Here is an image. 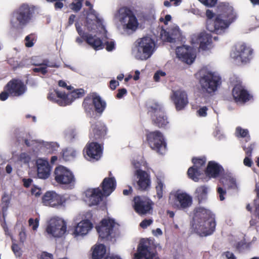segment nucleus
<instances>
[{
	"instance_id": "1",
	"label": "nucleus",
	"mask_w": 259,
	"mask_h": 259,
	"mask_svg": "<svg viewBox=\"0 0 259 259\" xmlns=\"http://www.w3.org/2000/svg\"><path fill=\"white\" fill-rule=\"evenodd\" d=\"M78 34L84 37L87 43L95 50H100L104 48V44L100 35L106 36L107 30L104 20L95 13L89 15L83 22L78 20L76 24Z\"/></svg>"
},
{
	"instance_id": "2",
	"label": "nucleus",
	"mask_w": 259,
	"mask_h": 259,
	"mask_svg": "<svg viewBox=\"0 0 259 259\" xmlns=\"http://www.w3.org/2000/svg\"><path fill=\"white\" fill-rule=\"evenodd\" d=\"M206 17L207 30L217 34H222L235 21L237 14L231 5L228 3H222L218 6L216 13L210 10H207Z\"/></svg>"
},
{
	"instance_id": "3",
	"label": "nucleus",
	"mask_w": 259,
	"mask_h": 259,
	"mask_svg": "<svg viewBox=\"0 0 259 259\" xmlns=\"http://www.w3.org/2000/svg\"><path fill=\"white\" fill-rule=\"evenodd\" d=\"M215 223L209 210L200 206L194 210L192 229L201 236L211 234L214 231Z\"/></svg>"
},
{
	"instance_id": "4",
	"label": "nucleus",
	"mask_w": 259,
	"mask_h": 259,
	"mask_svg": "<svg viewBox=\"0 0 259 259\" xmlns=\"http://www.w3.org/2000/svg\"><path fill=\"white\" fill-rule=\"evenodd\" d=\"M117 28L121 34L130 35L137 30L139 23L135 15L125 8H120L115 15Z\"/></svg>"
},
{
	"instance_id": "5",
	"label": "nucleus",
	"mask_w": 259,
	"mask_h": 259,
	"mask_svg": "<svg viewBox=\"0 0 259 259\" xmlns=\"http://www.w3.org/2000/svg\"><path fill=\"white\" fill-rule=\"evenodd\" d=\"M33 15L32 7L26 4H22L11 14L10 19L11 27L17 30L23 28L32 20Z\"/></svg>"
},
{
	"instance_id": "6",
	"label": "nucleus",
	"mask_w": 259,
	"mask_h": 259,
	"mask_svg": "<svg viewBox=\"0 0 259 259\" xmlns=\"http://www.w3.org/2000/svg\"><path fill=\"white\" fill-rule=\"evenodd\" d=\"M155 50L154 40L149 36H145L137 40L132 53L135 59L145 61L152 56Z\"/></svg>"
},
{
	"instance_id": "7",
	"label": "nucleus",
	"mask_w": 259,
	"mask_h": 259,
	"mask_svg": "<svg viewBox=\"0 0 259 259\" xmlns=\"http://www.w3.org/2000/svg\"><path fill=\"white\" fill-rule=\"evenodd\" d=\"M200 74L199 82L203 91L209 94L215 92L221 83L219 74L207 68H202Z\"/></svg>"
},
{
	"instance_id": "8",
	"label": "nucleus",
	"mask_w": 259,
	"mask_h": 259,
	"mask_svg": "<svg viewBox=\"0 0 259 259\" xmlns=\"http://www.w3.org/2000/svg\"><path fill=\"white\" fill-rule=\"evenodd\" d=\"M96 228L99 238L104 241H114L119 234L118 224L110 218L102 220Z\"/></svg>"
},
{
	"instance_id": "9",
	"label": "nucleus",
	"mask_w": 259,
	"mask_h": 259,
	"mask_svg": "<svg viewBox=\"0 0 259 259\" xmlns=\"http://www.w3.org/2000/svg\"><path fill=\"white\" fill-rule=\"evenodd\" d=\"M53 176L58 184L69 190L74 188L76 178L73 171L68 167L63 165L57 166L54 169Z\"/></svg>"
},
{
	"instance_id": "10",
	"label": "nucleus",
	"mask_w": 259,
	"mask_h": 259,
	"mask_svg": "<svg viewBox=\"0 0 259 259\" xmlns=\"http://www.w3.org/2000/svg\"><path fill=\"white\" fill-rule=\"evenodd\" d=\"M67 223L62 218L54 216L47 222L46 232L51 237L60 238L67 233Z\"/></svg>"
},
{
	"instance_id": "11",
	"label": "nucleus",
	"mask_w": 259,
	"mask_h": 259,
	"mask_svg": "<svg viewBox=\"0 0 259 259\" xmlns=\"http://www.w3.org/2000/svg\"><path fill=\"white\" fill-rule=\"evenodd\" d=\"M25 143L31 147L33 150L32 156H38L43 154H47L57 151L59 145L56 142H40L35 140H25Z\"/></svg>"
},
{
	"instance_id": "12",
	"label": "nucleus",
	"mask_w": 259,
	"mask_h": 259,
	"mask_svg": "<svg viewBox=\"0 0 259 259\" xmlns=\"http://www.w3.org/2000/svg\"><path fill=\"white\" fill-rule=\"evenodd\" d=\"M70 196L67 194H60L53 191H47L42 198V203L46 206L55 208L64 207L68 203Z\"/></svg>"
},
{
	"instance_id": "13",
	"label": "nucleus",
	"mask_w": 259,
	"mask_h": 259,
	"mask_svg": "<svg viewBox=\"0 0 259 259\" xmlns=\"http://www.w3.org/2000/svg\"><path fill=\"white\" fill-rule=\"evenodd\" d=\"M230 56L237 64H246L253 57V50L245 44L239 45L232 49Z\"/></svg>"
},
{
	"instance_id": "14",
	"label": "nucleus",
	"mask_w": 259,
	"mask_h": 259,
	"mask_svg": "<svg viewBox=\"0 0 259 259\" xmlns=\"http://www.w3.org/2000/svg\"><path fill=\"white\" fill-rule=\"evenodd\" d=\"M192 197L186 192L178 190L169 194V203L177 209H186L192 205Z\"/></svg>"
},
{
	"instance_id": "15",
	"label": "nucleus",
	"mask_w": 259,
	"mask_h": 259,
	"mask_svg": "<svg viewBox=\"0 0 259 259\" xmlns=\"http://www.w3.org/2000/svg\"><path fill=\"white\" fill-rule=\"evenodd\" d=\"M134 175L136 187L138 190L141 191H148L150 189L152 181L149 169H136Z\"/></svg>"
},
{
	"instance_id": "16",
	"label": "nucleus",
	"mask_w": 259,
	"mask_h": 259,
	"mask_svg": "<svg viewBox=\"0 0 259 259\" xmlns=\"http://www.w3.org/2000/svg\"><path fill=\"white\" fill-rule=\"evenodd\" d=\"M231 81L233 85L232 94L235 101L239 104L248 101L251 96L242 84L240 79L235 77L232 78Z\"/></svg>"
},
{
	"instance_id": "17",
	"label": "nucleus",
	"mask_w": 259,
	"mask_h": 259,
	"mask_svg": "<svg viewBox=\"0 0 259 259\" xmlns=\"http://www.w3.org/2000/svg\"><path fill=\"white\" fill-rule=\"evenodd\" d=\"M151 241L148 239H142L134 254V259H159L151 248Z\"/></svg>"
},
{
	"instance_id": "18",
	"label": "nucleus",
	"mask_w": 259,
	"mask_h": 259,
	"mask_svg": "<svg viewBox=\"0 0 259 259\" xmlns=\"http://www.w3.org/2000/svg\"><path fill=\"white\" fill-rule=\"evenodd\" d=\"M147 140L150 147L158 153L163 155L166 151V143L162 134L159 131L149 133Z\"/></svg>"
},
{
	"instance_id": "19",
	"label": "nucleus",
	"mask_w": 259,
	"mask_h": 259,
	"mask_svg": "<svg viewBox=\"0 0 259 259\" xmlns=\"http://www.w3.org/2000/svg\"><path fill=\"white\" fill-rule=\"evenodd\" d=\"M103 145L97 142L88 143L83 150L84 157L89 161L96 162L102 156Z\"/></svg>"
},
{
	"instance_id": "20",
	"label": "nucleus",
	"mask_w": 259,
	"mask_h": 259,
	"mask_svg": "<svg viewBox=\"0 0 259 259\" xmlns=\"http://www.w3.org/2000/svg\"><path fill=\"white\" fill-rule=\"evenodd\" d=\"M191 43L196 47L199 45V48L204 51H209L213 48L211 35L206 32L193 34Z\"/></svg>"
},
{
	"instance_id": "21",
	"label": "nucleus",
	"mask_w": 259,
	"mask_h": 259,
	"mask_svg": "<svg viewBox=\"0 0 259 259\" xmlns=\"http://www.w3.org/2000/svg\"><path fill=\"white\" fill-rule=\"evenodd\" d=\"M176 57L187 64H192L196 57V49L187 46L177 47L175 50Z\"/></svg>"
},
{
	"instance_id": "22",
	"label": "nucleus",
	"mask_w": 259,
	"mask_h": 259,
	"mask_svg": "<svg viewBox=\"0 0 259 259\" xmlns=\"http://www.w3.org/2000/svg\"><path fill=\"white\" fill-rule=\"evenodd\" d=\"M153 202L149 199L140 196L134 197L133 207L135 211L140 215L150 213L152 209Z\"/></svg>"
},
{
	"instance_id": "23",
	"label": "nucleus",
	"mask_w": 259,
	"mask_h": 259,
	"mask_svg": "<svg viewBox=\"0 0 259 259\" xmlns=\"http://www.w3.org/2000/svg\"><path fill=\"white\" fill-rule=\"evenodd\" d=\"M93 228L91 222L88 219H82L74 226L72 235L75 238H83L86 236Z\"/></svg>"
},
{
	"instance_id": "24",
	"label": "nucleus",
	"mask_w": 259,
	"mask_h": 259,
	"mask_svg": "<svg viewBox=\"0 0 259 259\" xmlns=\"http://www.w3.org/2000/svg\"><path fill=\"white\" fill-rule=\"evenodd\" d=\"M5 90L10 96L19 97L24 94L26 87L20 80L12 79L7 84Z\"/></svg>"
},
{
	"instance_id": "25",
	"label": "nucleus",
	"mask_w": 259,
	"mask_h": 259,
	"mask_svg": "<svg viewBox=\"0 0 259 259\" xmlns=\"http://www.w3.org/2000/svg\"><path fill=\"white\" fill-rule=\"evenodd\" d=\"M103 195L99 188L89 189L84 192L83 200L90 206L97 205L101 201Z\"/></svg>"
},
{
	"instance_id": "26",
	"label": "nucleus",
	"mask_w": 259,
	"mask_h": 259,
	"mask_svg": "<svg viewBox=\"0 0 259 259\" xmlns=\"http://www.w3.org/2000/svg\"><path fill=\"white\" fill-rule=\"evenodd\" d=\"M150 111L155 123L159 127H164L168 123L167 118L162 110V107L159 104H155L150 108Z\"/></svg>"
},
{
	"instance_id": "27",
	"label": "nucleus",
	"mask_w": 259,
	"mask_h": 259,
	"mask_svg": "<svg viewBox=\"0 0 259 259\" xmlns=\"http://www.w3.org/2000/svg\"><path fill=\"white\" fill-rule=\"evenodd\" d=\"M170 99L174 103L177 110L183 109L188 103L187 95L182 90L173 91Z\"/></svg>"
},
{
	"instance_id": "28",
	"label": "nucleus",
	"mask_w": 259,
	"mask_h": 259,
	"mask_svg": "<svg viewBox=\"0 0 259 259\" xmlns=\"http://www.w3.org/2000/svg\"><path fill=\"white\" fill-rule=\"evenodd\" d=\"M160 37L163 41H166L170 42H175L179 40L181 37V32L179 27L173 24L167 30H161L160 32Z\"/></svg>"
},
{
	"instance_id": "29",
	"label": "nucleus",
	"mask_w": 259,
	"mask_h": 259,
	"mask_svg": "<svg viewBox=\"0 0 259 259\" xmlns=\"http://www.w3.org/2000/svg\"><path fill=\"white\" fill-rule=\"evenodd\" d=\"M37 176L39 178L46 179L50 175L51 167L47 159L38 158L36 162Z\"/></svg>"
},
{
	"instance_id": "30",
	"label": "nucleus",
	"mask_w": 259,
	"mask_h": 259,
	"mask_svg": "<svg viewBox=\"0 0 259 259\" xmlns=\"http://www.w3.org/2000/svg\"><path fill=\"white\" fill-rule=\"evenodd\" d=\"M116 186V180L112 173L110 172L109 177L104 178L101 184L103 195L109 196L114 191Z\"/></svg>"
},
{
	"instance_id": "31",
	"label": "nucleus",
	"mask_w": 259,
	"mask_h": 259,
	"mask_svg": "<svg viewBox=\"0 0 259 259\" xmlns=\"http://www.w3.org/2000/svg\"><path fill=\"white\" fill-rule=\"evenodd\" d=\"M48 98L49 100L61 106L69 105L70 101L66 97V93L59 90H56L50 92L48 96Z\"/></svg>"
},
{
	"instance_id": "32",
	"label": "nucleus",
	"mask_w": 259,
	"mask_h": 259,
	"mask_svg": "<svg viewBox=\"0 0 259 259\" xmlns=\"http://www.w3.org/2000/svg\"><path fill=\"white\" fill-rule=\"evenodd\" d=\"M107 133V128L106 125L98 121L92 125L90 136L96 140H100L104 138Z\"/></svg>"
},
{
	"instance_id": "33",
	"label": "nucleus",
	"mask_w": 259,
	"mask_h": 259,
	"mask_svg": "<svg viewBox=\"0 0 259 259\" xmlns=\"http://www.w3.org/2000/svg\"><path fill=\"white\" fill-rule=\"evenodd\" d=\"M223 170V168L219 163L214 161H210L207 163L204 173L206 177L209 179L218 177Z\"/></svg>"
},
{
	"instance_id": "34",
	"label": "nucleus",
	"mask_w": 259,
	"mask_h": 259,
	"mask_svg": "<svg viewBox=\"0 0 259 259\" xmlns=\"http://www.w3.org/2000/svg\"><path fill=\"white\" fill-rule=\"evenodd\" d=\"M106 253V247L102 243H96L90 249L92 259H102Z\"/></svg>"
},
{
	"instance_id": "35",
	"label": "nucleus",
	"mask_w": 259,
	"mask_h": 259,
	"mask_svg": "<svg viewBox=\"0 0 259 259\" xmlns=\"http://www.w3.org/2000/svg\"><path fill=\"white\" fill-rule=\"evenodd\" d=\"M155 177L154 188L156 195L154 196V197L160 200L162 198L165 193L166 186L163 177L160 176H156Z\"/></svg>"
},
{
	"instance_id": "36",
	"label": "nucleus",
	"mask_w": 259,
	"mask_h": 259,
	"mask_svg": "<svg viewBox=\"0 0 259 259\" xmlns=\"http://www.w3.org/2000/svg\"><path fill=\"white\" fill-rule=\"evenodd\" d=\"M209 191V187L206 185H200L196 187L194 196L199 203L206 200Z\"/></svg>"
},
{
	"instance_id": "37",
	"label": "nucleus",
	"mask_w": 259,
	"mask_h": 259,
	"mask_svg": "<svg viewBox=\"0 0 259 259\" xmlns=\"http://www.w3.org/2000/svg\"><path fill=\"white\" fill-rule=\"evenodd\" d=\"M203 171L201 168H197L192 166L188 169L187 175L192 180L198 182L203 178Z\"/></svg>"
},
{
	"instance_id": "38",
	"label": "nucleus",
	"mask_w": 259,
	"mask_h": 259,
	"mask_svg": "<svg viewBox=\"0 0 259 259\" xmlns=\"http://www.w3.org/2000/svg\"><path fill=\"white\" fill-rule=\"evenodd\" d=\"M93 103L96 111L99 113H102L105 109L106 104L99 96L95 95L93 96Z\"/></svg>"
},
{
	"instance_id": "39",
	"label": "nucleus",
	"mask_w": 259,
	"mask_h": 259,
	"mask_svg": "<svg viewBox=\"0 0 259 259\" xmlns=\"http://www.w3.org/2000/svg\"><path fill=\"white\" fill-rule=\"evenodd\" d=\"M33 153V151L31 153V156L29 155L27 153L23 152H21L19 154H14L13 157L14 158L17 159V162L18 163L21 165H28L29 162L30 161L31 158L32 157H34L32 155Z\"/></svg>"
},
{
	"instance_id": "40",
	"label": "nucleus",
	"mask_w": 259,
	"mask_h": 259,
	"mask_svg": "<svg viewBox=\"0 0 259 259\" xmlns=\"http://www.w3.org/2000/svg\"><path fill=\"white\" fill-rule=\"evenodd\" d=\"M84 91L82 89H77L69 93H66V96L68 99L69 104L77 98H80L84 95Z\"/></svg>"
},
{
	"instance_id": "41",
	"label": "nucleus",
	"mask_w": 259,
	"mask_h": 259,
	"mask_svg": "<svg viewBox=\"0 0 259 259\" xmlns=\"http://www.w3.org/2000/svg\"><path fill=\"white\" fill-rule=\"evenodd\" d=\"M132 163L136 169H141L140 167L142 166H144L147 169H150L147 163L141 156H139L135 158L133 160Z\"/></svg>"
},
{
	"instance_id": "42",
	"label": "nucleus",
	"mask_w": 259,
	"mask_h": 259,
	"mask_svg": "<svg viewBox=\"0 0 259 259\" xmlns=\"http://www.w3.org/2000/svg\"><path fill=\"white\" fill-rule=\"evenodd\" d=\"M77 152L72 148H68L64 150L62 153V156L66 161H69L74 158L77 155Z\"/></svg>"
},
{
	"instance_id": "43",
	"label": "nucleus",
	"mask_w": 259,
	"mask_h": 259,
	"mask_svg": "<svg viewBox=\"0 0 259 259\" xmlns=\"http://www.w3.org/2000/svg\"><path fill=\"white\" fill-rule=\"evenodd\" d=\"M222 182L223 184L228 185V187L231 189H236L237 188V184L236 179L232 176H227L226 179L223 178Z\"/></svg>"
},
{
	"instance_id": "44",
	"label": "nucleus",
	"mask_w": 259,
	"mask_h": 259,
	"mask_svg": "<svg viewBox=\"0 0 259 259\" xmlns=\"http://www.w3.org/2000/svg\"><path fill=\"white\" fill-rule=\"evenodd\" d=\"M206 161V159L205 157H193L192 159V162L193 164V166L197 168H201L203 166Z\"/></svg>"
},
{
	"instance_id": "45",
	"label": "nucleus",
	"mask_w": 259,
	"mask_h": 259,
	"mask_svg": "<svg viewBox=\"0 0 259 259\" xmlns=\"http://www.w3.org/2000/svg\"><path fill=\"white\" fill-rule=\"evenodd\" d=\"M235 135L237 137L249 138V132L248 130L243 128L240 126H238L236 128Z\"/></svg>"
},
{
	"instance_id": "46",
	"label": "nucleus",
	"mask_w": 259,
	"mask_h": 259,
	"mask_svg": "<svg viewBox=\"0 0 259 259\" xmlns=\"http://www.w3.org/2000/svg\"><path fill=\"white\" fill-rule=\"evenodd\" d=\"M33 64L36 66V67L33 69L34 72H40L42 74H45L47 73V70L43 61L40 63L33 62Z\"/></svg>"
},
{
	"instance_id": "47",
	"label": "nucleus",
	"mask_w": 259,
	"mask_h": 259,
	"mask_svg": "<svg viewBox=\"0 0 259 259\" xmlns=\"http://www.w3.org/2000/svg\"><path fill=\"white\" fill-rule=\"evenodd\" d=\"M29 227L33 231H37L39 225V218H30L28 221Z\"/></svg>"
},
{
	"instance_id": "48",
	"label": "nucleus",
	"mask_w": 259,
	"mask_h": 259,
	"mask_svg": "<svg viewBox=\"0 0 259 259\" xmlns=\"http://www.w3.org/2000/svg\"><path fill=\"white\" fill-rule=\"evenodd\" d=\"M82 0H73L70 5V8L74 12L78 11L82 7Z\"/></svg>"
},
{
	"instance_id": "49",
	"label": "nucleus",
	"mask_w": 259,
	"mask_h": 259,
	"mask_svg": "<svg viewBox=\"0 0 259 259\" xmlns=\"http://www.w3.org/2000/svg\"><path fill=\"white\" fill-rule=\"evenodd\" d=\"M11 248L16 256L19 257L22 255V250L18 244L13 243Z\"/></svg>"
},
{
	"instance_id": "50",
	"label": "nucleus",
	"mask_w": 259,
	"mask_h": 259,
	"mask_svg": "<svg viewBox=\"0 0 259 259\" xmlns=\"http://www.w3.org/2000/svg\"><path fill=\"white\" fill-rule=\"evenodd\" d=\"M106 50L108 52L112 51L115 47V41L112 39L107 40L105 42Z\"/></svg>"
},
{
	"instance_id": "51",
	"label": "nucleus",
	"mask_w": 259,
	"mask_h": 259,
	"mask_svg": "<svg viewBox=\"0 0 259 259\" xmlns=\"http://www.w3.org/2000/svg\"><path fill=\"white\" fill-rule=\"evenodd\" d=\"M38 258L39 259H54V256L51 253L42 251L39 254Z\"/></svg>"
},
{
	"instance_id": "52",
	"label": "nucleus",
	"mask_w": 259,
	"mask_h": 259,
	"mask_svg": "<svg viewBox=\"0 0 259 259\" xmlns=\"http://www.w3.org/2000/svg\"><path fill=\"white\" fill-rule=\"evenodd\" d=\"M33 36L32 35H29L26 36L25 38V44L27 47H31L33 46Z\"/></svg>"
},
{
	"instance_id": "53",
	"label": "nucleus",
	"mask_w": 259,
	"mask_h": 259,
	"mask_svg": "<svg viewBox=\"0 0 259 259\" xmlns=\"http://www.w3.org/2000/svg\"><path fill=\"white\" fill-rule=\"evenodd\" d=\"M201 3L205 6L213 7L217 3V0H198Z\"/></svg>"
},
{
	"instance_id": "54",
	"label": "nucleus",
	"mask_w": 259,
	"mask_h": 259,
	"mask_svg": "<svg viewBox=\"0 0 259 259\" xmlns=\"http://www.w3.org/2000/svg\"><path fill=\"white\" fill-rule=\"evenodd\" d=\"M208 108L206 106H202L197 110V113L200 117H205L207 115Z\"/></svg>"
},
{
	"instance_id": "55",
	"label": "nucleus",
	"mask_w": 259,
	"mask_h": 259,
	"mask_svg": "<svg viewBox=\"0 0 259 259\" xmlns=\"http://www.w3.org/2000/svg\"><path fill=\"white\" fill-rule=\"evenodd\" d=\"M26 238H27V234H26V230L24 228H21V231L19 233L20 241L21 243H23L25 241Z\"/></svg>"
},
{
	"instance_id": "56",
	"label": "nucleus",
	"mask_w": 259,
	"mask_h": 259,
	"mask_svg": "<svg viewBox=\"0 0 259 259\" xmlns=\"http://www.w3.org/2000/svg\"><path fill=\"white\" fill-rule=\"evenodd\" d=\"M166 75V73L161 70L157 71L154 75V79L155 81H159L160 78L164 77Z\"/></svg>"
},
{
	"instance_id": "57",
	"label": "nucleus",
	"mask_w": 259,
	"mask_h": 259,
	"mask_svg": "<svg viewBox=\"0 0 259 259\" xmlns=\"http://www.w3.org/2000/svg\"><path fill=\"white\" fill-rule=\"evenodd\" d=\"M85 5L88 7H89V11L87 13V16H86V18H85V19L84 20H85L87 18V17H88L89 15L91 13H95L99 17H100L99 16V15L92 8V4L90 3V2H89V1H86L85 2Z\"/></svg>"
},
{
	"instance_id": "58",
	"label": "nucleus",
	"mask_w": 259,
	"mask_h": 259,
	"mask_svg": "<svg viewBox=\"0 0 259 259\" xmlns=\"http://www.w3.org/2000/svg\"><path fill=\"white\" fill-rule=\"evenodd\" d=\"M222 259H236L234 254L230 251H226L222 254Z\"/></svg>"
},
{
	"instance_id": "59",
	"label": "nucleus",
	"mask_w": 259,
	"mask_h": 259,
	"mask_svg": "<svg viewBox=\"0 0 259 259\" xmlns=\"http://www.w3.org/2000/svg\"><path fill=\"white\" fill-rule=\"evenodd\" d=\"M153 222L151 219H145L140 223V226L143 229H145L149 226Z\"/></svg>"
},
{
	"instance_id": "60",
	"label": "nucleus",
	"mask_w": 259,
	"mask_h": 259,
	"mask_svg": "<svg viewBox=\"0 0 259 259\" xmlns=\"http://www.w3.org/2000/svg\"><path fill=\"white\" fill-rule=\"evenodd\" d=\"M217 191H218V193H219V198H220V200L223 201V200H225V195L226 194V190H224L223 188H222L221 187H218Z\"/></svg>"
},
{
	"instance_id": "61",
	"label": "nucleus",
	"mask_w": 259,
	"mask_h": 259,
	"mask_svg": "<svg viewBox=\"0 0 259 259\" xmlns=\"http://www.w3.org/2000/svg\"><path fill=\"white\" fill-rule=\"evenodd\" d=\"M254 148V144H250L247 147H244V150L245 152L246 155L247 156H251L252 150Z\"/></svg>"
},
{
	"instance_id": "62",
	"label": "nucleus",
	"mask_w": 259,
	"mask_h": 259,
	"mask_svg": "<svg viewBox=\"0 0 259 259\" xmlns=\"http://www.w3.org/2000/svg\"><path fill=\"white\" fill-rule=\"evenodd\" d=\"M119 85V83L118 81L114 79H112L110 81V88L112 90H114Z\"/></svg>"
},
{
	"instance_id": "63",
	"label": "nucleus",
	"mask_w": 259,
	"mask_h": 259,
	"mask_svg": "<svg viewBox=\"0 0 259 259\" xmlns=\"http://www.w3.org/2000/svg\"><path fill=\"white\" fill-rule=\"evenodd\" d=\"M249 156H250L246 155L243 160L244 164L248 167H250L252 164V160L249 158Z\"/></svg>"
},
{
	"instance_id": "64",
	"label": "nucleus",
	"mask_w": 259,
	"mask_h": 259,
	"mask_svg": "<svg viewBox=\"0 0 259 259\" xmlns=\"http://www.w3.org/2000/svg\"><path fill=\"white\" fill-rule=\"evenodd\" d=\"M105 259H122L120 256L115 254L113 253H111L107 255L105 258Z\"/></svg>"
}]
</instances>
